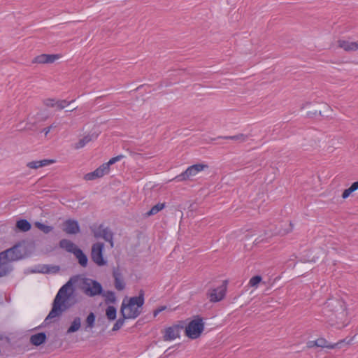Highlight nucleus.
I'll use <instances>...</instances> for the list:
<instances>
[{
  "mask_svg": "<svg viewBox=\"0 0 358 358\" xmlns=\"http://www.w3.org/2000/svg\"><path fill=\"white\" fill-rule=\"evenodd\" d=\"M73 292V282L70 280L59 289L52 302V309L45 319V322H50L52 319L59 317L71 307V304L69 302Z\"/></svg>",
  "mask_w": 358,
  "mask_h": 358,
  "instance_id": "f257e3e1",
  "label": "nucleus"
},
{
  "mask_svg": "<svg viewBox=\"0 0 358 358\" xmlns=\"http://www.w3.org/2000/svg\"><path fill=\"white\" fill-rule=\"evenodd\" d=\"M22 254L17 245H15L3 252H0V263H6L8 273L12 270L10 262L22 258Z\"/></svg>",
  "mask_w": 358,
  "mask_h": 358,
  "instance_id": "f03ea898",
  "label": "nucleus"
},
{
  "mask_svg": "<svg viewBox=\"0 0 358 358\" xmlns=\"http://www.w3.org/2000/svg\"><path fill=\"white\" fill-rule=\"evenodd\" d=\"M204 329V322L203 319L196 316L192 320L185 328L187 336L191 339L198 338Z\"/></svg>",
  "mask_w": 358,
  "mask_h": 358,
  "instance_id": "7ed1b4c3",
  "label": "nucleus"
},
{
  "mask_svg": "<svg viewBox=\"0 0 358 358\" xmlns=\"http://www.w3.org/2000/svg\"><path fill=\"white\" fill-rule=\"evenodd\" d=\"M104 244L97 242L92 246L91 258L92 261L98 266H101L106 264L107 262L103 258Z\"/></svg>",
  "mask_w": 358,
  "mask_h": 358,
  "instance_id": "20e7f679",
  "label": "nucleus"
},
{
  "mask_svg": "<svg viewBox=\"0 0 358 358\" xmlns=\"http://www.w3.org/2000/svg\"><path fill=\"white\" fill-rule=\"evenodd\" d=\"M208 166L202 164H194L189 166L184 172L176 176L173 180L180 182L189 179L191 177L196 176L199 172L203 171Z\"/></svg>",
  "mask_w": 358,
  "mask_h": 358,
  "instance_id": "39448f33",
  "label": "nucleus"
},
{
  "mask_svg": "<svg viewBox=\"0 0 358 358\" xmlns=\"http://www.w3.org/2000/svg\"><path fill=\"white\" fill-rule=\"evenodd\" d=\"M227 281L217 288L211 289L207 292V296L211 302H218L224 299L227 291Z\"/></svg>",
  "mask_w": 358,
  "mask_h": 358,
  "instance_id": "423d86ee",
  "label": "nucleus"
},
{
  "mask_svg": "<svg viewBox=\"0 0 358 358\" xmlns=\"http://www.w3.org/2000/svg\"><path fill=\"white\" fill-rule=\"evenodd\" d=\"M94 235L96 238H102L110 243L111 248H113V233L108 227H104L103 224H100L98 228L94 231Z\"/></svg>",
  "mask_w": 358,
  "mask_h": 358,
  "instance_id": "0eeeda50",
  "label": "nucleus"
},
{
  "mask_svg": "<svg viewBox=\"0 0 358 358\" xmlns=\"http://www.w3.org/2000/svg\"><path fill=\"white\" fill-rule=\"evenodd\" d=\"M84 292L90 296L101 294L103 292L102 286L99 282L90 280V282L85 283Z\"/></svg>",
  "mask_w": 358,
  "mask_h": 358,
  "instance_id": "6e6552de",
  "label": "nucleus"
},
{
  "mask_svg": "<svg viewBox=\"0 0 358 358\" xmlns=\"http://www.w3.org/2000/svg\"><path fill=\"white\" fill-rule=\"evenodd\" d=\"M141 313V311L138 307H135V306H127V304L123 301L120 308L121 316H124V318L135 319L139 316Z\"/></svg>",
  "mask_w": 358,
  "mask_h": 358,
  "instance_id": "1a4fd4ad",
  "label": "nucleus"
},
{
  "mask_svg": "<svg viewBox=\"0 0 358 358\" xmlns=\"http://www.w3.org/2000/svg\"><path fill=\"white\" fill-rule=\"evenodd\" d=\"M183 329V326L180 324H175L165 329L164 334V341H171L180 336L181 329Z\"/></svg>",
  "mask_w": 358,
  "mask_h": 358,
  "instance_id": "9d476101",
  "label": "nucleus"
},
{
  "mask_svg": "<svg viewBox=\"0 0 358 358\" xmlns=\"http://www.w3.org/2000/svg\"><path fill=\"white\" fill-rule=\"evenodd\" d=\"M113 277L114 278V285L115 289L118 291L123 290L125 288V282L119 267L113 268Z\"/></svg>",
  "mask_w": 358,
  "mask_h": 358,
  "instance_id": "9b49d317",
  "label": "nucleus"
},
{
  "mask_svg": "<svg viewBox=\"0 0 358 358\" xmlns=\"http://www.w3.org/2000/svg\"><path fill=\"white\" fill-rule=\"evenodd\" d=\"M63 231L68 234H76L80 232L78 222L74 220H67L64 224Z\"/></svg>",
  "mask_w": 358,
  "mask_h": 358,
  "instance_id": "f8f14e48",
  "label": "nucleus"
},
{
  "mask_svg": "<svg viewBox=\"0 0 358 358\" xmlns=\"http://www.w3.org/2000/svg\"><path fill=\"white\" fill-rule=\"evenodd\" d=\"M59 58V55H40L33 59V63L37 64H51L53 63L56 59Z\"/></svg>",
  "mask_w": 358,
  "mask_h": 358,
  "instance_id": "ddd939ff",
  "label": "nucleus"
},
{
  "mask_svg": "<svg viewBox=\"0 0 358 358\" xmlns=\"http://www.w3.org/2000/svg\"><path fill=\"white\" fill-rule=\"evenodd\" d=\"M313 345L321 348H326L328 349H334L336 348H340L341 345L343 343V341H340L334 344H330L327 342V341L323 338H320L315 341Z\"/></svg>",
  "mask_w": 358,
  "mask_h": 358,
  "instance_id": "4468645a",
  "label": "nucleus"
},
{
  "mask_svg": "<svg viewBox=\"0 0 358 358\" xmlns=\"http://www.w3.org/2000/svg\"><path fill=\"white\" fill-rule=\"evenodd\" d=\"M338 45L347 52L356 51L358 49V43L350 42L345 40H338Z\"/></svg>",
  "mask_w": 358,
  "mask_h": 358,
  "instance_id": "2eb2a0df",
  "label": "nucleus"
},
{
  "mask_svg": "<svg viewBox=\"0 0 358 358\" xmlns=\"http://www.w3.org/2000/svg\"><path fill=\"white\" fill-rule=\"evenodd\" d=\"M144 303V292L141 290L139 292V295L137 296L131 297L128 301L127 306H136L138 308H140L143 306Z\"/></svg>",
  "mask_w": 358,
  "mask_h": 358,
  "instance_id": "dca6fc26",
  "label": "nucleus"
},
{
  "mask_svg": "<svg viewBox=\"0 0 358 358\" xmlns=\"http://www.w3.org/2000/svg\"><path fill=\"white\" fill-rule=\"evenodd\" d=\"M55 162V160L54 159H42L39 161H32L27 163V166L29 167V169H36L41 167H43L54 164Z\"/></svg>",
  "mask_w": 358,
  "mask_h": 358,
  "instance_id": "f3484780",
  "label": "nucleus"
},
{
  "mask_svg": "<svg viewBox=\"0 0 358 358\" xmlns=\"http://www.w3.org/2000/svg\"><path fill=\"white\" fill-rule=\"evenodd\" d=\"M59 245L61 248L73 254H74L76 250L78 249V248L72 241L66 238L62 239L59 241Z\"/></svg>",
  "mask_w": 358,
  "mask_h": 358,
  "instance_id": "a211bd4d",
  "label": "nucleus"
},
{
  "mask_svg": "<svg viewBox=\"0 0 358 358\" xmlns=\"http://www.w3.org/2000/svg\"><path fill=\"white\" fill-rule=\"evenodd\" d=\"M46 335L43 332L38 333L36 334H34L30 338V342L32 345L38 346L46 341Z\"/></svg>",
  "mask_w": 358,
  "mask_h": 358,
  "instance_id": "6ab92c4d",
  "label": "nucleus"
},
{
  "mask_svg": "<svg viewBox=\"0 0 358 358\" xmlns=\"http://www.w3.org/2000/svg\"><path fill=\"white\" fill-rule=\"evenodd\" d=\"M217 138L230 139L238 143H241L248 141V139L249 138V136L244 134H238L234 136H218Z\"/></svg>",
  "mask_w": 358,
  "mask_h": 358,
  "instance_id": "aec40b11",
  "label": "nucleus"
},
{
  "mask_svg": "<svg viewBox=\"0 0 358 358\" xmlns=\"http://www.w3.org/2000/svg\"><path fill=\"white\" fill-rule=\"evenodd\" d=\"M76 257L78 259L79 264L83 267H86L87 265L88 259L87 257L84 254L83 250L80 248L76 250L74 254Z\"/></svg>",
  "mask_w": 358,
  "mask_h": 358,
  "instance_id": "412c9836",
  "label": "nucleus"
},
{
  "mask_svg": "<svg viewBox=\"0 0 358 358\" xmlns=\"http://www.w3.org/2000/svg\"><path fill=\"white\" fill-rule=\"evenodd\" d=\"M81 326V320L79 317H76L73 319L71 326L67 330L68 334L74 333L79 330Z\"/></svg>",
  "mask_w": 358,
  "mask_h": 358,
  "instance_id": "4be33fe9",
  "label": "nucleus"
},
{
  "mask_svg": "<svg viewBox=\"0 0 358 358\" xmlns=\"http://www.w3.org/2000/svg\"><path fill=\"white\" fill-rule=\"evenodd\" d=\"M16 227L21 231L26 232L31 229V226L27 220L22 219L17 222Z\"/></svg>",
  "mask_w": 358,
  "mask_h": 358,
  "instance_id": "5701e85b",
  "label": "nucleus"
},
{
  "mask_svg": "<svg viewBox=\"0 0 358 358\" xmlns=\"http://www.w3.org/2000/svg\"><path fill=\"white\" fill-rule=\"evenodd\" d=\"M165 207L164 203H158L157 204L155 205L151 208V209L146 213V215L148 216H151L156 215L157 213H159L160 210L164 209Z\"/></svg>",
  "mask_w": 358,
  "mask_h": 358,
  "instance_id": "b1692460",
  "label": "nucleus"
},
{
  "mask_svg": "<svg viewBox=\"0 0 358 358\" xmlns=\"http://www.w3.org/2000/svg\"><path fill=\"white\" fill-rule=\"evenodd\" d=\"M106 315L109 320H114L116 319L117 310L113 306H109L106 310Z\"/></svg>",
  "mask_w": 358,
  "mask_h": 358,
  "instance_id": "393cba45",
  "label": "nucleus"
},
{
  "mask_svg": "<svg viewBox=\"0 0 358 358\" xmlns=\"http://www.w3.org/2000/svg\"><path fill=\"white\" fill-rule=\"evenodd\" d=\"M103 296L105 297L106 303H115L116 301V296L113 291H106L103 294Z\"/></svg>",
  "mask_w": 358,
  "mask_h": 358,
  "instance_id": "a878e982",
  "label": "nucleus"
},
{
  "mask_svg": "<svg viewBox=\"0 0 358 358\" xmlns=\"http://www.w3.org/2000/svg\"><path fill=\"white\" fill-rule=\"evenodd\" d=\"M59 270V267L58 266H50L48 265H42L41 266V270L39 272L43 273H49L50 272L56 273Z\"/></svg>",
  "mask_w": 358,
  "mask_h": 358,
  "instance_id": "bb28decb",
  "label": "nucleus"
},
{
  "mask_svg": "<svg viewBox=\"0 0 358 358\" xmlns=\"http://www.w3.org/2000/svg\"><path fill=\"white\" fill-rule=\"evenodd\" d=\"M92 136L87 135L84 136L83 138L80 139L79 141L75 145L76 149H80L83 148L86 144L92 141Z\"/></svg>",
  "mask_w": 358,
  "mask_h": 358,
  "instance_id": "cd10ccee",
  "label": "nucleus"
},
{
  "mask_svg": "<svg viewBox=\"0 0 358 358\" xmlns=\"http://www.w3.org/2000/svg\"><path fill=\"white\" fill-rule=\"evenodd\" d=\"M96 172L100 178L103 177L104 175L108 174L110 171V167L108 164L104 163L98 167L96 169Z\"/></svg>",
  "mask_w": 358,
  "mask_h": 358,
  "instance_id": "c85d7f7f",
  "label": "nucleus"
},
{
  "mask_svg": "<svg viewBox=\"0 0 358 358\" xmlns=\"http://www.w3.org/2000/svg\"><path fill=\"white\" fill-rule=\"evenodd\" d=\"M96 172L100 178L103 177L104 175L108 174L110 171V167L108 164L104 163L98 167L96 169Z\"/></svg>",
  "mask_w": 358,
  "mask_h": 358,
  "instance_id": "c756f323",
  "label": "nucleus"
},
{
  "mask_svg": "<svg viewBox=\"0 0 358 358\" xmlns=\"http://www.w3.org/2000/svg\"><path fill=\"white\" fill-rule=\"evenodd\" d=\"M95 315L93 313H90L85 320L86 327L85 329L87 328L92 329L94 327V322H95Z\"/></svg>",
  "mask_w": 358,
  "mask_h": 358,
  "instance_id": "7c9ffc66",
  "label": "nucleus"
},
{
  "mask_svg": "<svg viewBox=\"0 0 358 358\" xmlns=\"http://www.w3.org/2000/svg\"><path fill=\"white\" fill-rule=\"evenodd\" d=\"M35 226L39 230H41V231H43L45 234H48V233L51 232L53 230V227L45 225V224H43L41 222H36L35 223Z\"/></svg>",
  "mask_w": 358,
  "mask_h": 358,
  "instance_id": "2f4dec72",
  "label": "nucleus"
},
{
  "mask_svg": "<svg viewBox=\"0 0 358 358\" xmlns=\"http://www.w3.org/2000/svg\"><path fill=\"white\" fill-rule=\"evenodd\" d=\"M126 319L127 318H124V316H122L121 317H120L116 321V322L114 324L112 331H118L119 329H120L122 327V326L124 325Z\"/></svg>",
  "mask_w": 358,
  "mask_h": 358,
  "instance_id": "473e14b6",
  "label": "nucleus"
},
{
  "mask_svg": "<svg viewBox=\"0 0 358 358\" xmlns=\"http://www.w3.org/2000/svg\"><path fill=\"white\" fill-rule=\"evenodd\" d=\"M99 178L100 177L99 176L96 169L94 171H92V172H90V173H88L85 174V176H84V178L86 180H95L96 178Z\"/></svg>",
  "mask_w": 358,
  "mask_h": 358,
  "instance_id": "72a5a7b5",
  "label": "nucleus"
},
{
  "mask_svg": "<svg viewBox=\"0 0 358 358\" xmlns=\"http://www.w3.org/2000/svg\"><path fill=\"white\" fill-rule=\"evenodd\" d=\"M262 281V277L260 275H255L250 278L249 285L252 287H256Z\"/></svg>",
  "mask_w": 358,
  "mask_h": 358,
  "instance_id": "f704fd0d",
  "label": "nucleus"
},
{
  "mask_svg": "<svg viewBox=\"0 0 358 358\" xmlns=\"http://www.w3.org/2000/svg\"><path fill=\"white\" fill-rule=\"evenodd\" d=\"M8 273V268L6 263H0V277Z\"/></svg>",
  "mask_w": 358,
  "mask_h": 358,
  "instance_id": "c9c22d12",
  "label": "nucleus"
},
{
  "mask_svg": "<svg viewBox=\"0 0 358 358\" xmlns=\"http://www.w3.org/2000/svg\"><path fill=\"white\" fill-rule=\"evenodd\" d=\"M124 157V156L123 155H119L116 157H112L106 164H108V166L110 167V165L120 161Z\"/></svg>",
  "mask_w": 358,
  "mask_h": 358,
  "instance_id": "e433bc0d",
  "label": "nucleus"
},
{
  "mask_svg": "<svg viewBox=\"0 0 358 358\" xmlns=\"http://www.w3.org/2000/svg\"><path fill=\"white\" fill-rule=\"evenodd\" d=\"M69 103H70V102H68V101H66V100H60V101H56L55 106H56L59 109H63V108H64L66 106H67Z\"/></svg>",
  "mask_w": 358,
  "mask_h": 358,
  "instance_id": "4c0bfd02",
  "label": "nucleus"
},
{
  "mask_svg": "<svg viewBox=\"0 0 358 358\" xmlns=\"http://www.w3.org/2000/svg\"><path fill=\"white\" fill-rule=\"evenodd\" d=\"M55 103L56 101H55V99H47L44 100V104L48 107H54L55 106Z\"/></svg>",
  "mask_w": 358,
  "mask_h": 358,
  "instance_id": "58836bf2",
  "label": "nucleus"
},
{
  "mask_svg": "<svg viewBox=\"0 0 358 358\" xmlns=\"http://www.w3.org/2000/svg\"><path fill=\"white\" fill-rule=\"evenodd\" d=\"M166 309V306H159L157 309H155L153 312L154 317H156L158 314H159L161 312L164 311Z\"/></svg>",
  "mask_w": 358,
  "mask_h": 358,
  "instance_id": "ea45409f",
  "label": "nucleus"
},
{
  "mask_svg": "<svg viewBox=\"0 0 358 358\" xmlns=\"http://www.w3.org/2000/svg\"><path fill=\"white\" fill-rule=\"evenodd\" d=\"M352 192H353L350 188L345 189L342 194L343 199H347Z\"/></svg>",
  "mask_w": 358,
  "mask_h": 358,
  "instance_id": "a19ab883",
  "label": "nucleus"
},
{
  "mask_svg": "<svg viewBox=\"0 0 358 358\" xmlns=\"http://www.w3.org/2000/svg\"><path fill=\"white\" fill-rule=\"evenodd\" d=\"M57 127L55 124H52L50 127L44 128L43 131L45 133V135L47 136L48 134L51 131L52 129H54Z\"/></svg>",
  "mask_w": 358,
  "mask_h": 358,
  "instance_id": "79ce46f5",
  "label": "nucleus"
},
{
  "mask_svg": "<svg viewBox=\"0 0 358 358\" xmlns=\"http://www.w3.org/2000/svg\"><path fill=\"white\" fill-rule=\"evenodd\" d=\"M352 192L358 189V181L353 182L351 186L349 187Z\"/></svg>",
  "mask_w": 358,
  "mask_h": 358,
  "instance_id": "37998d69",
  "label": "nucleus"
},
{
  "mask_svg": "<svg viewBox=\"0 0 358 358\" xmlns=\"http://www.w3.org/2000/svg\"><path fill=\"white\" fill-rule=\"evenodd\" d=\"M329 304L328 303V305H327V306H326L325 307H324V308H323V313H325L327 311V308L329 306Z\"/></svg>",
  "mask_w": 358,
  "mask_h": 358,
  "instance_id": "c03bdc74",
  "label": "nucleus"
},
{
  "mask_svg": "<svg viewBox=\"0 0 358 358\" xmlns=\"http://www.w3.org/2000/svg\"><path fill=\"white\" fill-rule=\"evenodd\" d=\"M289 225H290V227H291V229H290L289 230H288V231H285V233H288V232H289L290 231H292V222H290V223H289Z\"/></svg>",
  "mask_w": 358,
  "mask_h": 358,
  "instance_id": "a18cd8bd",
  "label": "nucleus"
}]
</instances>
